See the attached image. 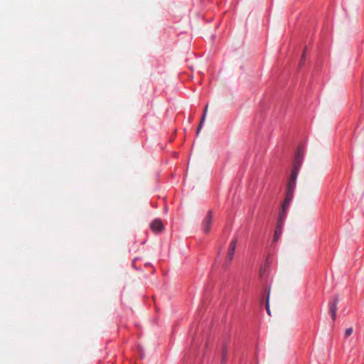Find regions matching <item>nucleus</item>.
<instances>
[{
  "label": "nucleus",
  "mask_w": 364,
  "mask_h": 364,
  "mask_svg": "<svg viewBox=\"0 0 364 364\" xmlns=\"http://www.w3.org/2000/svg\"><path fill=\"white\" fill-rule=\"evenodd\" d=\"M293 198V195L290 194H286L285 200L282 204V210L279 214V220L282 223V221H284L286 218L287 211L289 208V204Z\"/></svg>",
  "instance_id": "nucleus-1"
},
{
  "label": "nucleus",
  "mask_w": 364,
  "mask_h": 364,
  "mask_svg": "<svg viewBox=\"0 0 364 364\" xmlns=\"http://www.w3.org/2000/svg\"><path fill=\"white\" fill-rule=\"evenodd\" d=\"M212 222L213 212L211 210H209L202 223L203 230L205 233H208L210 232Z\"/></svg>",
  "instance_id": "nucleus-2"
},
{
  "label": "nucleus",
  "mask_w": 364,
  "mask_h": 364,
  "mask_svg": "<svg viewBox=\"0 0 364 364\" xmlns=\"http://www.w3.org/2000/svg\"><path fill=\"white\" fill-rule=\"evenodd\" d=\"M303 160V154H301V151H298L294 162H293V169L291 173L298 174L301 163Z\"/></svg>",
  "instance_id": "nucleus-3"
},
{
  "label": "nucleus",
  "mask_w": 364,
  "mask_h": 364,
  "mask_svg": "<svg viewBox=\"0 0 364 364\" xmlns=\"http://www.w3.org/2000/svg\"><path fill=\"white\" fill-rule=\"evenodd\" d=\"M298 174L291 173L290 178L289 180L288 184H287V193L293 195L294 196V191L296 187V181L297 178Z\"/></svg>",
  "instance_id": "nucleus-4"
},
{
  "label": "nucleus",
  "mask_w": 364,
  "mask_h": 364,
  "mask_svg": "<svg viewBox=\"0 0 364 364\" xmlns=\"http://www.w3.org/2000/svg\"><path fill=\"white\" fill-rule=\"evenodd\" d=\"M338 303V298L336 296L333 300L329 301V313L331 315L333 321L336 318L337 304Z\"/></svg>",
  "instance_id": "nucleus-5"
},
{
  "label": "nucleus",
  "mask_w": 364,
  "mask_h": 364,
  "mask_svg": "<svg viewBox=\"0 0 364 364\" xmlns=\"http://www.w3.org/2000/svg\"><path fill=\"white\" fill-rule=\"evenodd\" d=\"M150 228L151 230L156 232H159L163 230L164 226L161 220L156 219L151 222V223L150 224Z\"/></svg>",
  "instance_id": "nucleus-6"
},
{
  "label": "nucleus",
  "mask_w": 364,
  "mask_h": 364,
  "mask_svg": "<svg viewBox=\"0 0 364 364\" xmlns=\"http://www.w3.org/2000/svg\"><path fill=\"white\" fill-rule=\"evenodd\" d=\"M284 222V221H282L281 223L279 220V218H278L277 224L274 234V241H277L279 239V236L281 235Z\"/></svg>",
  "instance_id": "nucleus-7"
},
{
  "label": "nucleus",
  "mask_w": 364,
  "mask_h": 364,
  "mask_svg": "<svg viewBox=\"0 0 364 364\" xmlns=\"http://www.w3.org/2000/svg\"><path fill=\"white\" fill-rule=\"evenodd\" d=\"M207 112H208V105H206V106L205 107L203 114L202 116L200 122L199 126L198 127L197 134H199V132H200V130L201 129V128L203 127V123L205 122V117H206Z\"/></svg>",
  "instance_id": "nucleus-8"
},
{
  "label": "nucleus",
  "mask_w": 364,
  "mask_h": 364,
  "mask_svg": "<svg viewBox=\"0 0 364 364\" xmlns=\"http://www.w3.org/2000/svg\"><path fill=\"white\" fill-rule=\"evenodd\" d=\"M227 348L226 346H224L223 348V353H222V358H221V363L222 364H225L226 359H227Z\"/></svg>",
  "instance_id": "nucleus-9"
},
{
  "label": "nucleus",
  "mask_w": 364,
  "mask_h": 364,
  "mask_svg": "<svg viewBox=\"0 0 364 364\" xmlns=\"http://www.w3.org/2000/svg\"><path fill=\"white\" fill-rule=\"evenodd\" d=\"M236 245H237V239H236V238H235V239H233V240L231 241V242H230V245H229V250H232H232H233V251H235V248H236Z\"/></svg>",
  "instance_id": "nucleus-10"
},
{
  "label": "nucleus",
  "mask_w": 364,
  "mask_h": 364,
  "mask_svg": "<svg viewBox=\"0 0 364 364\" xmlns=\"http://www.w3.org/2000/svg\"><path fill=\"white\" fill-rule=\"evenodd\" d=\"M235 251L228 250V262H230L233 258Z\"/></svg>",
  "instance_id": "nucleus-11"
},
{
  "label": "nucleus",
  "mask_w": 364,
  "mask_h": 364,
  "mask_svg": "<svg viewBox=\"0 0 364 364\" xmlns=\"http://www.w3.org/2000/svg\"><path fill=\"white\" fill-rule=\"evenodd\" d=\"M352 333H353V328H346V331H345V337L350 336L352 334Z\"/></svg>",
  "instance_id": "nucleus-12"
},
{
  "label": "nucleus",
  "mask_w": 364,
  "mask_h": 364,
  "mask_svg": "<svg viewBox=\"0 0 364 364\" xmlns=\"http://www.w3.org/2000/svg\"><path fill=\"white\" fill-rule=\"evenodd\" d=\"M266 309H267V314L269 315H270L269 304V299H267V302H266Z\"/></svg>",
  "instance_id": "nucleus-13"
},
{
  "label": "nucleus",
  "mask_w": 364,
  "mask_h": 364,
  "mask_svg": "<svg viewBox=\"0 0 364 364\" xmlns=\"http://www.w3.org/2000/svg\"><path fill=\"white\" fill-rule=\"evenodd\" d=\"M305 61V53H304L301 57V60L300 64L303 63Z\"/></svg>",
  "instance_id": "nucleus-14"
}]
</instances>
